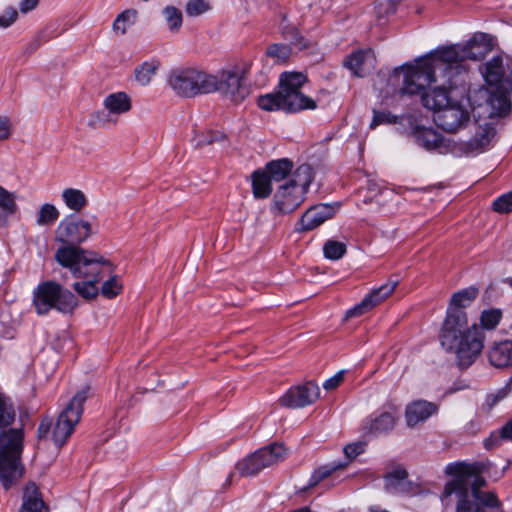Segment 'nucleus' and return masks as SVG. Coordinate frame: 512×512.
Here are the masks:
<instances>
[{"mask_svg": "<svg viewBox=\"0 0 512 512\" xmlns=\"http://www.w3.org/2000/svg\"><path fill=\"white\" fill-rule=\"evenodd\" d=\"M306 81V75L301 72L282 73L278 91L260 96L258 106L266 111L282 110L289 113L315 109L316 102L300 91Z\"/></svg>", "mask_w": 512, "mask_h": 512, "instance_id": "nucleus-6", "label": "nucleus"}, {"mask_svg": "<svg viewBox=\"0 0 512 512\" xmlns=\"http://www.w3.org/2000/svg\"><path fill=\"white\" fill-rule=\"evenodd\" d=\"M137 18V11L128 9L120 13L113 22L112 29L115 33L124 35L128 28L131 27Z\"/></svg>", "mask_w": 512, "mask_h": 512, "instance_id": "nucleus-31", "label": "nucleus"}, {"mask_svg": "<svg viewBox=\"0 0 512 512\" xmlns=\"http://www.w3.org/2000/svg\"><path fill=\"white\" fill-rule=\"evenodd\" d=\"M488 359L496 368L512 367V340L494 343L489 349Z\"/></svg>", "mask_w": 512, "mask_h": 512, "instance_id": "nucleus-22", "label": "nucleus"}, {"mask_svg": "<svg viewBox=\"0 0 512 512\" xmlns=\"http://www.w3.org/2000/svg\"><path fill=\"white\" fill-rule=\"evenodd\" d=\"M420 63V59L416 61L414 65H407L404 67H399L394 70V76H398L401 72H404L403 77V86L401 88L402 94L408 95H421V102L423 106L433 112V115L440 109H442L447 104H450L452 98L448 95V90L461 88L465 91V86H449L448 84H444L443 80L438 77L440 71L437 70L435 74V78L427 83H423L421 87H419L418 92L410 93L405 90L406 78L410 70H414L418 67Z\"/></svg>", "mask_w": 512, "mask_h": 512, "instance_id": "nucleus-9", "label": "nucleus"}, {"mask_svg": "<svg viewBox=\"0 0 512 512\" xmlns=\"http://www.w3.org/2000/svg\"><path fill=\"white\" fill-rule=\"evenodd\" d=\"M481 73L492 91L488 93V90L482 87L476 92V95L491 107L490 115L508 114L511 110L512 59L494 56L481 67Z\"/></svg>", "mask_w": 512, "mask_h": 512, "instance_id": "nucleus-5", "label": "nucleus"}, {"mask_svg": "<svg viewBox=\"0 0 512 512\" xmlns=\"http://www.w3.org/2000/svg\"><path fill=\"white\" fill-rule=\"evenodd\" d=\"M494 136V127L486 124L482 127H479L473 138L470 139L468 145L472 151L482 152L486 147L489 146Z\"/></svg>", "mask_w": 512, "mask_h": 512, "instance_id": "nucleus-28", "label": "nucleus"}, {"mask_svg": "<svg viewBox=\"0 0 512 512\" xmlns=\"http://www.w3.org/2000/svg\"><path fill=\"white\" fill-rule=\"evenodd\" d=\"M159 68L160 62L158 60L145 61L135 68V80L139 85L147 86L151 83Z\"/></svg>", "mask_w": 512, "mask_h": 512, "instance_id": "nucleus-29", "label": "nucleus"}, {"mask_svg": "<svg viewBox=\"0 0 512 512\" xmlns=\"http://www.w3.org/2000/svg\"><path fill=\"white\" fill-rule=\"evenodd\" d=\"M123 285L124 284L121 282L120 278L117 275H112L109 276V278L103 282L102 288H122Z\"/></svg>", "mask_w": 512, "mask_h": 512, "instance_id": "nucleus-53", "label": "nucleus"}, {"mask_svg": "<svg viewBox=\"0 0 512 512\" xmlns=\"http://www.w3.org/2000/svg\"><path fill=\"white\" fill-rule=\"evenodd\" d=\"M502 312L500 309H490L482 312L480 321L481 325L488 330L494 329L500 322Z\"/></svg>", "mask_w": 512, "mask_h": 512, "instance_id": "nucleus-38", "label": "nucleus"}, {"mask_svg": "<svg viewBox=\"0 0 512 512\" xmlns=\"http://www.w3.org/2000/svg\"><path fill=\"white\" fill-rule=\"evenodd\" d=\"M370 512H387V511L381 510V509H371Z\"/></svg>", "mask_w": 512, "mask_h": 512, "instance_id": "nucleus-62", "label": "nucleus"}, {"mask_svg": "<svg viewBox=\"0 0 512 512\" xmlns=\"http://www.w3.org/2000/svg\"><path fill=\"white\" fill-rule=\"evenodd\" d=\"M19 512H48L42 495L34 483H30L25 487L23 502Z\"/></svg>", "mask_w": 512, "mask_h": 512, "instance_id": "nucleus-23", "label": "nucleus"}, {"mask_svg": "<svg viewBox=\"0 0 512 512\" xmlns=\"http://www.w3.org/2000/svg\"><path fill=\"white\" fill-rule=\"evenodd\" d=\"M397 122V116L388 111H374L373 120L370 124L371 128H375L380 124H392Z\"/></svg>", "mask_w": 512, "mask_h": 512, "instance_id": "nucleus-46", "label": "nucleus"}, {"mask_svg": "<svg viewBox=\"0 0 512 512\" xmlns=\"http://www.w3.org/2000/svg\"><path fill=\"white\" fill-rule=\"evenodd\" d=\"M89 391L90 388L86 387L77 392L59 414L52 432V440L56 446L62 447L74 432L81 419L83 404L89 397Z\"/></svg>", "mask_w": 512, "mask_h": 512, "instance_id": "nucleus-11", "label": "nucleus"}, {"mask_svg": "<svg viewBox=\"0 0 512 512\" xmlns=\"http://www.w3.org/2000/svg\"><path fill=\"white\" fill-rule=\"evenodd\" d=\"M294 167V164L288 158H281L272 160L266 164L265 172L271 178L272 181H282L290 175Z\"/></svg>", "mask_w": 512, "mask_h": 512, "instance_id": "nucleus-26", "label": "nucleus"}, {"mask_svg": "<svg viewBox=\"0 0 512 512\" xmlns=\"http://www.w3.org/2000/svg\"><path fill=\"white\" fill-rule=\"evenodd\" d=\"M414 137L419 146L426 150H435L443 143V137L432 128H416L414 130Z\"/></svg>", "mask_w": 512, "mask_h": 512, "instance_id": "nucleus-25", "label": "nucleus"}, {"mask_svg": "<svg viewBox=\"0 0 512 512\" xmlns=\"http://www.w3.org/2000/svg\"><path fill=\"white\" fill-rule=\"evenodd\" d=\"M398 416L394 412H382L378 416L368 418L362 426V430L366 435H379L391 431L397 420Z\"/></svg>", "mask_w": 512, "mask_h": 512, "instance_id": "nucleus-19", "label": "nucleus"}, {"mask_svg": "<svg viewBox=\"0 0 512 512\" xmlns=\"http://www.w3.org/2000/svg\"><path fill=\"white\" fill-rule=\"evenodd\" d=\"M492 208L500 214L512 212V192L504 193L497 197L492 203Z\"/></svg>", "mask_w": 512, "mask_h": 512, "instance_id": "nucleus-39", "label": "nucleus"}, {"mask_svg": "<svg viewBox=\"0 0 512 512\" xmlns=\"http://www.w3.org/2000/svg\"><path fill=\"white\" fill-rule=\"evenodd\" d=\"M193 142L196 147H202L204 145H210L214 143L213 139H209V134L207 136L203 134H196L193 138Z\"/></svg>", "mask_w": 512, "mask_h": 512, "instance_id": "nucleus-54", "label": "nucleus"}, {"mask_svg": "<svg viewBox=\"0 0 512 512\" xmlns=\"http://www.w3.org/2000/svg\"><path fill=\"white\" fill-rule=\"evenodd\" d=\"M320 396V389L313 381L290 388L279 399L281 406L287 408H302L314 403Z\"/></svg>", "mask_w": 512, "mask_h": 512, "instance_id": "nucleus-15", "label": "nucleus"}, {"mask_svg": "<svg viewBox=\"0 0 512 512\" xmlns=\"http://www.w3.org/2000/svg\"><path fill=\"white\" fill-rule=\"evenodd\" d=\"M85 300H93L100 293L106 299H113L119 294V290H76Z\"/></svg>", "mask_w": 512, "mask_h": 512, "instance_id": "nucleus-45", "label": "nucleus"}, {"mask_svg": "<svg viewBox=\"0 0 512 512\" xmlns=\"http://www.w3.org/2000/svg\"><path fill=\"white\" fill-rule=\"evenodd\" d=\"M33 304L37 314L44 315L52 308L71 312L77 305V296L71 290H35Z\"/></svg>", "mask_w": 512, "mask_h": 512, "instance_id": "nucleus-12", "label": "nucleus"}, {"mask_svg": "<svg viewBox=\"0 0 512 512\" xmlns=\"http://www.w3.org/2000/svg\"><path fill=\"white\" fill-rule=\"evenodd\" d=\"M13 133L11 120L7 116H0V141L8 140Z\"/></svg>", "mask_w": 512, "mask_h": 512, "instance_id": "nucleus-47", "label": "nucleus"}, {"mask_svg": "<svg viewBox=\"0 0 512 512\" xmlns=\"http://www.w3.org/2000/svg\"><path fill=\"white\" fill-rule=\"evenodd\" d=\"M314 180L310 165L299 166L292 178L279 186L273 196L271 211L276 214H289L295 211L305 200V195Z\"/></svg>", "mask_w": 512, "mask_h": 512, "instance_id": "nucleus-7", "label": "nucleus"}, {"mask_svg": "<svg viewBox=\"0 0 512 512\" xmlns=\"http://www.w3.org/2000/svg\"><path fill=\"white\" fill-rule=\"evenodd\" d=\"M391 194L389 191H380L375 194L373 197H365L362 201L365 205H371L370 212H379L381 207L384 205L386 196Z\"/></svg>", "mask_w": 512, "mask_h": 512, "instance_id": "nucleus-40", "label": "nucleus"}, {"mask_svg": "<svg viewBox=\"0 0 512 512\" xmlns=\"http://www.w3.org/2000/svg\"><path fill=\"white\" fill-rule=\"evenodd\" d=\"M339 466H335V467H327V466H323V467H320L319 469H317L314 474L312 475L311 477V485H315L317 484L319 481H321L322 479H325L327 478L328 476H330L332 474V472L334 470H336Z\"/></svg>", "mask_w": 512, "mask_h": 512, "instance_id": "nucleus-49", "label": "nucleus"}, {"mask_svg": "<svg viewBox=\"0 0 512 512\" xmlns=\"http://www.w3.org/2000/svg\"><path fill=\"white\" fill-rule=\"evenodd\" d=\"M505 284H508L509 286H511V287H512V277H511V278H509V279H507V280L505 281Z\"/></svg>", "mask_w": 512, "mask_h": 512, "instance_id": "nucleus-60", "label": "nucleus"}, {"mask_svg": "<svg viewBox=\"0 0 512 512\" xmlns=\"http://www.w3.org/2000/svg\"><path fill=\"white\" fill-rule=\"evenodd\" d=\"M37 288H53V289H56V288H62V287L58 283H55L53 281H48V282H44V283L39 284L37 286Z\"/></svg>", "mask_w": 512, "mask_h": 512, "instance_id": "nucleus-59", "label": "nucleus"}, {"mask_svg": "<svg viewBox=\"0 0 512 512\" xmlns=\"http://www.w3.org/2000/svg\"><path fill=\"white\" fill-rule=\"evenodd\" d=\"M445 473L453 477L446 483L442 499L457 497L456 512H494L500 506L497 496L482 491L485 480L481 477L480 464L456 462L448 464Z\"/></svg>", "mask_w": 512, "mask_h": 512, "instance_id": "nucleus-4", "label": "nucleus"}, {"mask_svg": "<svg viewBox=\"0 0 512 512\" xmlns=\"http://www.w3.org/2000/svg\"><path fill=\"white\" fill-rule=\"evenodd\" d=\"M438 406L435 403L426 400H417L406 407L405 418L408 427H414L417 424L426 421L429 417L436 414Z\"/></svg>", "mask_w": 512, "mask_h": 512, "instance_id": "nucleus-18", "label": "nucleus"}, {"mask_svg": "<svg viewBox=\"0 0 512 512\" xmlns=\"http://www.w3.org/2000/svg\"><path fill=\"white\" fill-rule=\"evenodd\" d=\"M286 449L282 444H271L256 451L251 456L237 464V469L243 476H254L262 469L282 460Z\"/></svg>", "mask_w": 512, "mask_h": 512, "instance_id": "nucleus-13", "label": "nucleus"}, {"mask_svg": "<svg viewBox=\"0 0 512 512\" xmlns=\"http://www.w3.org/2000/svg\"><path fill=\"white\" fill-rule=\"evenodd\" d=\"M344 380V371L337 372L323 383L325 390H333L337 388Z\"/></svg>", "mask_w": 512, "mask_h": 512, "instance_id": "nucleus-52", "label": "nucleus"}, {"mask_svg": "<svg viewBox=\"0 0 512 512\" xmlns=\"http://www.w3.org/2000/svg\"><path fill=\"white\" fill-rule=\"evenodd\" d=\"M401 282L397 276L391 277L385 284H382L378 288H396Z\"/></svg>", "mask_w": 512, "mask_h": 512, "instance_id": "nucleus-56", "label": "nucleus"}, {"mask_svg": "<svg viewBox=\"0 0 512 512\" xmlns=\"http://www.w3.org/2000/svg\"><path fill=\"white\" fill-rule=\"evenodd\" d=\"M266 55L272 58L276 63H284L291 55V47L286 44L275 43L268 46Z\"/></svg>", "mask_w": 512, "mask_h": 512, "instance_id": "nucleus-34", "label": "nucleus"}, {"mask_svg": "<svg viewBox=\"0 0 512 512\" xmlns=\"http://www.w3.org/2000/svg\"><path fill=\"white\" fill-rule=\"evenodd\" d=\"M375 56L372 50H358L351 53L344 61V66L353 75L363 77L366 72L374 66Z\"/></svg>", "mask_w": 512, "mask_h": 512, "instance_id": "nucleus-20", "label": "nucleus"}, {"mask_svg": "<svg viewBox=\"0 0 512 512\" xmlns=\"http://www.w3.org/2000/svg\"><path fill=\"white\" fill-rule=\"evenodd\" d=\"M486 48L478 43L477 36L464 44L443 46L420 58L418 67L410 70L406 78L405 90L414 93L423 83L435 78L436 71L444 84L465 86L468 79L467 60H481Z\"/></svg>", "mask_w": 512, "mask_h": 512, "instance_id": "nucleus-1", "label": "nucleus"}, {"mask_svg": "<svg viewBox=\"0 0 512 512\" xmlns=\"http://www.w3.org/2000/svg\"><path fill=\"white\" fill-rule=\"evenodd\" d=\"M457 390H458V389L450 388V389L447 391V393H452V392H455V391H457Z\"/></svg>", "mask_w": 512, "mask_h": 512, "instance_id": "nucleus-63", "label": "nucleus"}, {"mask_svg": "<svg viewBox=\"0 0 512 512\" xmlns=\"http://www.w3.org/2000/svg\"><path fill=\"white\" fill-rule=\"evenodd\" d=\"M39 0H22L20 2V10L22 13H27L36 8Z\"/></svg>", "mask_w": 512, "mask_h": 512, "instance_id": "nucleus-55", "label": "nucleus"}, {"mask_svg": "<svg viewBox=\"0 0 512 512\" xmlns=\"http://www.w3.org/2000/svg\"><path fill=\"white\" fill-rule=\"evenodd\" d=\"M476 296L477 290H460L451 296L440 334L442 347L455 352L458 365L462 368L469 367L483 349L482 329L476 324L468 327L465 312Z\"/></svg>", "mask_w": 512, "mask_h": 512, "instance_id": "nucleus-3", "label": "nucleus"}, {"mask_svg": "<svg viewBox=\"0 0 512 512\" xmlns=\"http://www.w3.org/2000/svg\"><path fill=\"white\" fill-rule=\"evenodd\" d=\"M18 13L15 9L9 8L0 15V27L7 28L17 19Z\"/></svg>", "mask_w": 512, "mask_h": 512, "instance_id": "nucleus-50", "label": "nucleus"}, {"mask_svg": "<svg viewBox=\"0 0 512 512\" xmlns=\"http://www.w3.org/2000/svg\"><path fill=\"white\" fill-rule=\"evenodd\" d=\"M103 106L110 114L117 116L130 111L132 104L128 94L125 92H115L104 98Z\"/></svg>", "mask_w": 512, "mask_h": 512, "instance_id": "nucleus-24", "label": "nucleus"}, {"mask_svg": "<svg viewBox=\"0 0 512 512\" xmlns=\"http://www.w3.org/2000/svg\"><path fill=\"white\" fill-rule=\"evenodd\" d=\"M507 386H508L509 390H511V391H512V377L510 378V380H509V382H508Z\"/></svg>", "mask_w": 512, "mask_h": 512, "instance_id": "nucleus-61", "label": "nucleus"}, {"mask_svg": "<svg viewBox=\"0 0 512 512\" xmlns=\"http://www.w3.org/2000/svg\"><path fill=\"white\" fill-rule=\"evenodd\" d=\"M364 451V444L361 442L351 443L344 447V453L348 459L357 457Z\"/></svg>", "mask_w": 512, "mask_h": 512, "instance_id": "nucleus-51", "label": "nucleus"}, {"mask_svg": "<svg viewBox=\"0 0 512 512\" xmlns=\"http://www.w3.org/2000/svg\"><path fill=\"white\" fill-rule=\"evenodd\" d=\"M0 208L6 214H12V213H14V211L16 209L14 197L12 196L11 193H9L7 190H5L1 186H0Z\"/></svg>", "mask_w": 512, "mask_h": 512, "instance_id": "nucleus-42", "label": "nucleus"}, {"mask_svg": "<svg viewBox=\"0 0 512 512\" xmlns=\"http://www.w3.org/2000/svg\"><path fill=\"white\" fill-rule=\"evenodd\" d=\"M408 476V473L405 469H396L390 472L386 477L387 486H396L399 482L405 480Z\"/></svg>", "mask_w": 512, "mask_h": 512, "instance_id": "nucleus-48", "label": "nucleus"}, {"mask_svg": "<svg viewBox=\"0 0 512 512\" xmlns=\"http://www.w3.org/2000/svg\"><path fill=\"white\" fill-rule=\"evenodd\" d=\"M163 15L168 28L172 32H177L182 26V12L174 6H166L163 9Z\"/></svg>", "mask_w": 512, "mask_h": 512, "instance_id": "nucleus-33", "label": "nucleus"}, {"mask_svg": "<svg viewBox=\"0 0 512 512\" xmlns=\"http://www.w3.org/2000/svg\"><path fill=\"white\" fill-rule=\"evenodd\" d=\"M23 432L20 429H10L0 434V481L8 489L23 474L20 463L22 452Z\"/></svg>", "mask_w": 512, "mask_h": 512, "instance_id": "nucleus-8", "label": "nucleus"}, {"mask_svg": "<svg viewBox=\"0 0 512 512\" xmlns=\"http://www.w3.org/2000/svg\"><path fill=\"white\" fill-rule=\"evenodd\" d=\"M92 121L94 125L106 127L109 125H115L117 123V118L108 111H98L92 115Z\"/></svg>", "mask_w": 512, "mask_h": 512, "instance_id": "nucleus-44", "label": "nucleus"}, {"mask_svg": "<svg viewBox=\"0 0 512 512\" xmlns=\"http://www.w3.org/2000/svg\"><path fill=\"white\" fill-rule=\"evenodd\" d=\"M433 120L441 129L456 132L469 121V113L462 104L452 100L433 115Z\"/></svg>", "mask_w": 512, "mask_h": 512, "instance_id": "nucleus-14", "label": "nucleus"}, {"mask_svg": "<svg viewBox=\"0 0 512 512\" xmlns=\"http://www.w3.org/2000/svg\"><path fill=\"white\" fill-rule=\"evenodd\" d=\"M324 256L330 260H338L346 253V245L343 242L328 240L323 247Z\"/></svg>", "mask_w": 512, "mask_h": 512, "instance_id": "nucleus-36", "label": "nucleus"}, {"mask_svg": "<svg viewBox=\"0 0 512 512\" xmlns=\"http://www.w3.org/2000/svg\"><path fill=\"white\" fill-rule=\"evenodd\" d=\"M62 199L66 206L75 212H80L88 203L85 194L81 190L75 188L64 189L62 192Z\"/></svg>", "mask_w": 512, "mask_h": 512, "instance_id": "nucleus-30", "label": "nucleus"}, {"mask_svg": "<svg viewBox=\"0 0 512 512\" xmlns=\"http://www.w3.org/2000/svg\"><path fill=\"white\" fill-rule=\"evenodd\" d=\"M51 424L49 422L45 423L44 421L41 422L38 428V433L40 437H46V435L49 432Z\"/></svg>", "mask_w": 512, "mask_h": 512, "instance_id": "nucleus-57", "label": "nucleus"}, {"mask_svg": "<svg viewBox=\"0 0 512 512\" xmlns=\"http://www.w3.org/2000/svg\"><path fill=\"white\" fill-rule=\"evenodd\" d=\"M282 34L285 39L289 40L291 45L297 50H303L309 47L308 42L299 34L298 30L293 26H285L282 24Z\"/></svg>", "mask_w": 512, "mask_h": 512, "instance_id": "nucleus-35", "label": "nucleus"}, {"mask_svg": "<svg viewBox=\"0 0 512 512\" xmlns=\"http://www.w3.org/2000/svg\"><path fill=\"white\" fill-rule=\"evenodd\" d=\"M499 439H505L512 441V419L509 420L501 429L500 436H494L493 434L490 436V438L485 440V447L487 449H490L493 445L492 443L495 442L494 445L498 444Z\"/></svg>", "mask_w": 512, "mask_h": 512, "instance_id": "nucleus-41", "label": "nucleus"}, {"mask_svg": "<svg viewBox=\"0 0 512 512\" xmlns=\"http://www.w3.org/2000/svg\"><path fill=\"white\" fill-rule=\"evenodd\" d=\"M55 234L56 241L65 244L57 249L56 261L68 268L74 278L79 279L72 284V288H93L104 273L109 272V266H102L95 257L89 256L91 253L76 246L92 234L90 222L75 215L67 216L60 221Z\"/></svg>", "mask_w": 512, "mask_h": 512, "instance_id": "nucleus-2", "label": "nucleus"}, {"mask_svg": "<svg viewBox=\"0 0 512 512\" xmlns=\"http://www.w3.org/2000/svg\"><path fill=\"white\" fill-rule=\"evenodd\" d=\"M58 217L59 211L57 208L52 204L46 203L41 206L36 222L38 225H50L54 223Z\"/></svg>", "mask_w": 512, "mask_h": 512, "instance_id": "nucleus-37", "label": "nucleus"}, {"mask_svg": "<svg viewBox=\"0 0 512 512\" xmlns=\"http://www.w3.org/2000/svg\"><path fill=\"white\" fill-rule=\"evenodd\" d=\"M14 419L15 410L10 398L0 394V428L11 425Z\"/></svg>", "mask_w": 512, "mask_h": 512, "instance_id": "nucleus-32", "label": "nucleus"}, {"mask_svg": "<svg viewBox=\"0 0 512 512\" xmlns=\"http://www.w3.org/2000/svg\"><path fill=\"white\" fill-rule=\"evenodd\" d=\"M336 210L329 204H318L309 208L299 220V230L310 231L332 218Z\"/></svg>", "mask_w": 512, "mask_h": 512, "instance_id": "nucleus-17", "label": "nucleus"}, {"mask_svg": "<svg viewBox=\"0 0 512 512\" xmlns=\"http://www.w3.org/2000/svg\"><path fill=\"white\" fill-rule=\"evenodd\" d=\"M216 87L213 92L219 91L233 101H239L244 98L242 79L238 72L232 70H223L218 75H214Z\"/></svg>", "mask_w": 512, "mask_h": 512, "instance_id": "nucleus-16", "label": "nucleus"}, {"mask_svg": "<svg viewBox=\"0 0 512 512\" xmlns=\"http://www.w3.org/2000/svg\"><path fill=\"white\" fill-rule=\"evenodd\" d=\"M468 98H469V100H471V99H472V95H471V93H469Z\"/></svg>", "mask_w": 512, "mask_h": 512, "instance_id": "nucleus-64", "label": "nucleus"}, {"mask_svg": "<svg viewBox=\"0 0 512 512\" xmlns=\"http://www.w3.org/2000/svg\"><path fill=\"white\" fill-rule=\"evenodd\" d=\"M168 83L178 96L188 98L213 93L216 87L214 75L196 68L172 70L168 77Z\"/></svg>", "mask_w": 512, "mask_h": 512, "instance_id": "nucleus-10", "label": "nucleus"}, {"mask_svg": "<svg viewBox=\"0 0 512 512\" xmlns=\"http://www.w3.org/2000/svg\"><path fill=\"white\" fill-rule=\"evenodd\" d=\"M209 139H213L215 142H223L226 139V136L221 132H209Z\"/></svg>", "mask_w": 512, "mask_h": 512, "instance_id": "nucleus-58", "label": "nucleus"}, {"mask_svg": "<svg viewBox=\"0 0 512 512\" xmlns=\"http://www.w3.org/2000/svg\"><path fill=\"white\" fill-rule=\"evenodd\" d=\"M393 290H371L361 302L348 309L345 319L355 318L372 310L376 305L387 299Z\"/></svg>", "mask_w": 512, "mask_h": 512, "instance_id": "nucleus-21", "label": "nucleus"}, {"mask_svg": "<svg viewBox=\"0 0 512 512\" xmlns=\"http://www.w3.org/2000/svg\"><path fill=\"white\" fill-rule=\"evenodd\" d=\"M208 9L209 5L204 0H189L186 4V13L191 17L199 16Z\"/></svg>", "mask_w": 512, "mask_h": 512, "instance_id": "nucleus-43", "label": "nucleus"}, {"mask_svg": "<svg viewBox=\"0 0 512 512\" xmlns=\"http://www.w3.org/2000/svg\"><path fill=\"white\" fill-rule=\"evenodd\" d=\"M271 178L265 171L252 174V192L255 198H267L272 192Z\"/></svg>", "mask_w": 512, "mask_h": 512, "instance_id": "nucleus-27", "label": "nucleus"}]
</instances>
